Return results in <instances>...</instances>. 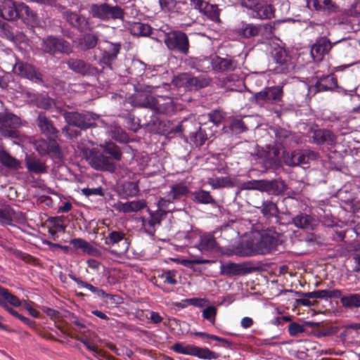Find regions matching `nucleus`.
Returning <instances> with one entry per match:
<instances>
[{
    "instance_id": "31",
    "label": "nucleus",
    "mask_w": 360,
    "mask_h": 360,
    "mask_svg": "<svg viewBox=\"0 0 360 360\" xmlns=\"http://www.w3.org/2000/svg\"><path fill=\"white\" fill-rule=\"evenodd\" d=\"M314 223V219L311 215L302 212L293 217L290 222L297 228L303 230H313Z\"/></svg>"
},
{
    "instance_id": "61",
    "label": "nucleus",
    "mask_w": 360,
    "mask_h": 360,
    "mask_svg": "<svg viewBox=\"0 0 360 360\" xmlns=\"http://www.w3.org/2000/svg\"><path fill=\"white\" fill-rule=\"evenodd\" d=\"M124 124L125 127L133 131H136L139 128V123L136 117L131 114H128L125 117Z\"/></svg>"
},
{
    "instance_id": "47",
    "label": "nucleus",
    "mask_w": 360,
    "mask_h": 360,
    "mask_svg": "<svg viewBox=\"0 0 360 360\" xmlns=\"http://www.w3.org/2000/svg\"><path fill=\"white\" fill-rule=\"evenodd\" d=\"M208 184L214 189L233 186V183L229 176L210 178L208 179Z\"/></svg>"
},
{
    "instance_id": "56",
    "label": "nucleus",
    "mask_w": 360,
    "mask_h": 360,
    "mask_svg": "<svg viewBox=\"0 0 360 360\" xmlns=\"http://www.w3.org/2000/svg\"><path fill=\"white\" fill-rule=\"evenodd\" d=\"M299 155V150H293L288 153L285 150L283 151V160L287 166L295 167L297 166V156Z\"/></svg>"
},
{
    "instance_id": "44",
    "label": "nucleus",
    "mask_w": 360,
    "mask_h": 360,
    "mask_svg": "<svg viewBox=\"0 0 360 360\" xmlns=\"http://www.w3.org/2000/svg\"><path fill=\"white\" fill-rule=\"evenodd\" d=\"M217 243L212 234H205L200 237L199 249L201 251H212L216 250Z\"/></svg>"
},
{
    "instance_id": "57",
    "label": "nucleus",
    "mask_w": 360,
    "mask_h": 360,
    "mask_svg": "<svg viewBox=\"0 0 360 360\" xmlns=\"http://www.w3.org/2000/svg\"><path fill=\"white\" fill-rule=\"evenodd\" d=\"M217 308L214 306H208L202 311L203 319L208 321L212 325L215 324Z\"/></svg>"
},
{
    "instance_id": "20",
    "label": "nucleus",
    "mask_w": 360,
    "mask_h": 360,
    "mask_svg": "<svg viewBox=\"0 0 360 360\" xmlns=\"http://www.w3.org/2000/svg\"><path fill=\"white\" fill-rule=\"evenodd\" d=\"M37 125L45 136L49 139L58 137L59 131L55 127L53 122L50 120L44 112H40L37 119Z\"/></svg>"
},
{
    "instance_id": "42",
    "label": "nucleus",
    "mask_w": 360,
    "mask_h": 360,
    "mask_svg": "<svg viewBox=\"0 0 360 360\" xmlns=\"http://www.w3.org/2000/svg\"><path fill=\"white\" fill-rule=\"evenodd\" d=\"M257 208L266 218L276 217L279 212L277 205L271 200L263 201L262 205Z\"/></svg>"
},
{
    "instance_id": "38",
    "label": "nucleus",
    "mask_w": 360,
    "mask_h": 360,
    "mask_svg": "<svg viewBox=\"0 0 360 360\" xmlns=\"http://www.w3.org/2000/svg\"><path fill=\"white\" fill-rule=\"evenodd\" d=\"M70 244L72 245L75 249H81L84 253L89 255L96 256L99 252L97 248L82 238H73L70 240Z\"/></svg>"
},
{
    "instance_id": "29",
    "label": "nucleus",
    "mask_w": 360,
    "mask_h": 360,
    "mask_svg": "<svg viewBox=\"0 0 360 360\" xmlns=\"http://www.w3.org/2000/svg\"><path fill=\"white\" fill-rule=\"evenodd\" d=\"M312 139L317 145L333 144L336 139L334 134L329 129H318L313 132Z\"/></svg>"
},
{
    "instance_id": "54",
    "label": "nucleus",
    "mask_w": 360,
    "mask_h": 360,
    "mask_svg": "<svg viewBox=\"0 0 360 360\" xmlns=\"http://www.w3.org/2000/svg\"><path fill=\"white\" fill-rule=\"evenodd\" d=\"M124 11L118 6H111L107 4V20L110 19H123Z\"/></svg>"
},
{
    "instance_id": "51",
    "label": "nucleus",
    "mask_w": 360,
    "mask_h": 360,
    "mask_svg": "<svg viewBox=\"0 0 360 360\" xmlns=\"http://www.w3.org/2000/svg\"><path fill=\"white\" fill-rule=\"evenodd\" d=\"M229 128L233 134H240L248 130L245 123L241 119L238 118H234L231 121Z\"/></svg>"
},
{
    "instance_id": "2",
    "label": "nucleus",
    "mask_w": 360,
    "mask_h": 360,
    "mask_svg": "<svg viewBox=\"0 0 360 360\" xmlns=\"http://www.w3.org/2000/svg\"><path fill=\"white\" fill-rule=\"evenodd\" d=\"M21 304L22 301L17 296L13 295L8 289L0 285V307L13 317L20 320L34 332L39 333V327L41 326L39 323L24 316L11 307H18Z\"/></svg>"
},
{
    "instance_id": "3",
    "label": "nucleus",
    "mask_w": 360,
    "mask_h": 360,
    "mask_svg": "<svg viewBox=\"0 0 360 360\" xmlns=\"http://www.w3.org/2000/svg\"><path fill=\"white\" fill-rule=\"evenodd\" d=\"M25 124L26 121L7 108L0 112V135L4 139L20 140V129Z\"/></svg>"
},
{
    "instance_id": "50",
    "label": "nucleus",
    "mask_w": 360,
    "mask_h": 360,
    "mask_svg": "<svg viewBox=\"0 0 360 360\" xmlns=\"http://www.w3.org/2000/svg\"><path fill=\"white\" fill-rule=\"evenodd\" d=\"M195 67L199 72H207L213 69V57H204L197 58L195 62Z\"/></svg>"
},
{
    "instance_id": "63",
    "label": "nucleus",
    "mask_w": 360,
    "mask_h": 360,
    "mask_svg": "<svg viewBox=\"0 0 360 360\" xmlns=\"http://www.w3.org/2000/svg\"><path fill=\"white\" fill-rule=\"evenodd\" d=\"M34 149L41 156L46 155L48 154V141L44 139H39L34 143Z\"/></svg>"
},
{
    "instance_id": "40",
    "label": "nucleus",
    "mask_w": 360,
    "mask_h": 360,
    "mask_svg": "<svg viewBox=\"0 0 360 360\" xmlns=\"http://www.w3.org/2000/svg\"><path fill=\"white\" fill-rule=\"evenodd\" d=\"M188 193V187L184 182L181 181L170 186L169 196L171 197L173 200H177L186 197Z\"/></svg>"
},
{
    "instance_id": "30",
    "label": "nucleus",
    "mask_w": 360,
    "mask_h": 360,
    "mask_svg": "<svg viewBox=\"0 0 360 360\" xmlns=\"http://www.w3.org/2000/svg\"><path fill=\"white\" fill-rule=\"evenodd\" d=\"M0 165L11 170H18L22 168L21 162L4 148H0Z\"/></svg>"
},
{
    "instance_id": "37",
    "label": "nucleus",
    "mask_w": 360,
    "mask_h": 360,
    "mask_svg": "<svg viewBox=\"0 0 360 360\" xmlns=\"http://www.w3.org/2000/svg\"><path fill=\"white\" fill-rule=\"evenodd\" d=\"M192 200L198 204L217 205V201L212 197L210 191L205 190L195 191L192 193Z\"/></svg>"
},
{
    "instance_id": "46",
    "label": "nucleus",
    "mask_w": 360,
    "mask_h": 360,
    "mask_svg": "<svg viewBox=\"0 0 360 360\" xmlns=\"http://www.w3.org/2000/svg\"><path fill=\"white\" fill-rule=\"evenodd\" d=\"M318 158L319 154L316 152L310 150H299L297 166L309 164L310 161L316 160Z\"/></svg>"
},
{
    "instance_id": "17",
    "label": "nucleus",
    "mask_w": 360,
    "mask_h": 360,
    "mask_svg": "<svg viewBox=\"0 0 360 360\" xmlns=\"http://www.w3.org/2000/svg\"><path fill=\"white\" fill-rule=\"evenodd\" d=\"M105 44V46L102 51L98 63L103 68H108L112 70V63L117 60L122 44L120 42L112 43L108 41H106Z\"/></svg>"
},
{
    "instance_id": "7",
    "label": "nucleus",
    "mask_w": 360,
    "mask_h": 360,
    "mask_svg": "<svg viewBox=\"0 0 360 360\" xmlns=\"http://www.w3.org/2000/svg\"><path fill=\"white\" fill-rule=\"evenodd\" d=\"M266 1H239L240 6L245 8L248 15L254 18L270 19L274 15V9Z\"/></svg>"
},
{
    "instance_id": "19",
    "label": "nucleus",
    "mask_w": 360,
    "mask_h": 360,
    "mask_svg": "<svg viewBox=\"0 0 360 360\" xmlns=\"http://www.w3.org/2000/svg\"><path fill=\"white\" fill-rule=\"evenodd\" d=\"M341 41L342 40H340V41ZM338 42H340V41L332 44L326 37L318 38L316 42L312 45L310 51L314 61L316 63L321 62L324 56L328 53L333 45H335Z\"/></svg>"
},
{
    "instance_id": "27",
    "label": "nucleus",
    "mask_w": 360,
    "mask_h": 360,
    "mask_svg": "<svg viewBox=\"0 0 360 360\" xmlns=\"http://www.w3.org/2000/svg\"><path fill=\"white\" fill-rule=\"evenodd\" d=\"M236 67V63L231 58H221L218 56L213 57V70L223 72L233 71Z\"/></svg>"
},
{
    "instance_id": "41",
    "label": "nucleus",
    "mask_w": 360,
    "mask_h": 360,
    "mask_svg": "<svg viewBox=\"0 0 360 360\" xmlns=\"http://www.w3.org/2000/svg\"><path fill=\"white\" fill-rule=\"evenodd\" d=\"M342 307L347 309H352L360 307V293L344 295L341 298Z\"/></svg>"
},
{
    "instance_id": "13",
    "label": "nucleus",
    "mask_w": 360,
    "mask_h": 360,
    "mask_svg": "<svg viewBox=\"0 0 360 360\" xmlns=\"http://www.w3.org/2000/svg\"><path fill=\"white\" fill-rule=\"evenodd\" d=\"M63 116L68 124L81 129H86L95 125V118L89 112H65Z\"/></svg>"
},
{
    "instance_id": "48",
    "label": "nucleus",
    "mask_w": 360,
    "mask_h": 360,
    "mask_svg": "<svg viewBox=\"0 0 360 360\" xmlns=\"http://www.w3.org/2000/svg\"><path fill=\"white\" fill-rule=\"evenodd\" d=\"M98 40V37L96 34L89 33L84 34L80 39L79 44L83 50H89L94 48L97 45Z\"/></svg>"
},
{
    "instance_id": "58",
    "label": "nucleus",
    "mask_w": 360,
    "mask_h": 360,
    "mask_svg": "<svg viewBox=\"0 0 360 360\" xmlns=\"http://www.w3.org/2000/svg\"><path fill=\"white\" fill-rule=\"evenodd\" d=\"M176 275V271L167 270L163 271L161 274L158 275V277L163 280L164 283L174 285L177 283Z\"/></svg>"
},
{
    "instance_id": "62",
    "label": "nucleus",
    "mask_w": 360,
    "mask_h": 360,
    "mask_svg": "<svg viewBox=\"0 0 360 360\" xmlns=\"http://www.w3.org/2000/svg\"><path fill=\"white\" fill-rule=\"evenodd\" d=\"M0 36L11 39L13 37V32L11 27L4 20L0 18Z\"/></svg>"
},
{
    "instance_id": "53",
    "label": "nucleus",
    "mask_w": 360,
    "mask_h": 360,
    "mask_svg": "<svg viewBox=\"0 0 360 360\" xmlns=\"http://www.w3.org/2000/svg\"><path fill=\"white\" fill-rule=\"evenodd\" d=\"M304 326H312L313 323L305 321L304 325H301L297 322H292L288 326V333L291 337H296L298 334L305 332Z\"/></svg>"
},
{
    "instance_id": "60",
    "label": "nucleus",
    "mask_w": 360,
    "mask_h": 360,
    "mask_svg": "<svg viewBox=\"0 0 360 360\" xmlns=\"http://www.w3.org/2000/svg\"><path fill=\"white\" fill-rule=\"evenodd\" d=\"M297 295H304L308 297H311L313 299H323L328 300V290H314L313 292H296Z\"/></svg>"
},
{
    "instance_id": "39",
    "label": "nucleus",
    "mask_w": 360,
    "mask_h": 360,
    "mask_svg": "<svg viewBox=\"0 0 360 360\" xmlns=\"http://www.w3.org/2000/svg\"><path fill=\"white\" fill-rule=\"evenodd\" d=\"M212 135V131L207 133L205 127H200L198 131L190 134V139L196 147H200Z\"/></svg>"
},
{
    "instance_id": "21",
    "label": "nucleus",
    "mask_w": 360,
    "mask_h": 360,
    "mask_svg": "<svg viewBox=\"0 0 360 360\" xmlns=\"http://www.w3.org/2000/svg\"><path fill=\"white\" fill-rule=\"evenodd\" d=\"M23 219L21 212L15 211L9 205L0 208V224L3 226H13V221H20Z\"/></svg>"
},
{
    "instance_id": "4",
    "label": "nucleus",
    "mask_w": 360,
    "mask_h": 360,
    "mask_svg": "<svg viewBox=\"0 0 360 360\" xmlns=\"http://www.w3.org/2000/svg\"><path fill=\"white\" fill-rule=\"evenodd\" d=\"M160 30L165 34L164 42L167 48L172 52L187 56L189 53L190 42L187 34L179 30H169L168 25H163Z\"/></svg>"
},
{
    "instance_id": "36",
    "label": "nucleus",
    "mask_w": 360,
    "mask_h": 360,
    "mask_svg": "<svg viewBox=\"0 0 360 360\" xmlns=\"http://www.w3.org/2000/svg\"><path fill=\"white\" fill-rule=\"evenodd\" d=\"M130 33L136 37H148L152 33V27L147 23L133 22L129 24Z\"/></svg>"
},
{
    "instance_id": "10",
    "label": "nucleus",
    "mask_w": 360,
    "mask_h": 360,
    "mask_svg": "<svg viewBox=\"0 0 360 360\" xmlns=\"http://www.w3.org/2000/svg\"><path fill=\"white\" fill-rule=\"evenodd\" d=\"M87 161L92 168L100 171L112 172L115 169V163L103 151L93 148L89 151Z\"/></svg>"
},
{
    "instance_id": "34",
    "label": "nucleus",
    "mask_w": 360,
    "mask_h": 360,
    "mask_svg": "<svg viewBox=\"0 0 360 360\" xmlns=\"http://www.w3.org/2000/svg\"><path fill=\"white\" fill-rule=\"evenodd\" d=\"M66 19L68 22L79 32H85L89 28V22L86 18L76 13L66 12Z\"/></svg>"
},
{
    "instance_id": "23",
    "label": "nucleus",
    "mask_w": 360,
    "mask_h": 360,
    "mask_svg": "<svg viewBox=\"0 0 360 360\" xmlns=\"http://www.w3.org/2000/svg\"><path fill=\"white\" fill-rule=\"evenodd\" d=\"M195 8L214 22H220L219 12L217 5L210 1H193Z\"/></svg>"
},
{
    "instance_id": "11",
    "label": "nucleus",
    "mask_w": 360,
    "mask_h": 360,
    "mask_svg": "<svg viewBox=\"0 0 360 360\" xmlns=\"http://www.w3.org/2000/svg\"><path fill=\"white\" fill-rule=\"evenodd\" d=\"M283 88L282 86L266 87L262 91L254 94L256 103L262 105L265 103L276 104L282 101Z\"/></svg>"
},
{
    "instance_id": "64",
    "label": "nucleus",
    "mask_w": 360,
    "mask_h": 360,
    "mask_svg": "<svg viewBox=\"0 0 360 360\" xmlns=\"http://www.w3.org/2000/svg\"><path fill=\"white\" fill-rule=\"evenodd\" d=\"M123 187L127 195L134 196L139 192V186L134 182H127Z\"/></svg>"
},
{
    "instance_id": "6",
    "label": "nucleus",
    "mask_w": 360,
    "mask_h": 360,
    "mask_svg": "<svg viewBox=\"0 0 360 360\" xmlns=\"http://www.w3.org/2000/svg\"><path fill=\"white\" fill-rule=\"evenodd\" d=\"M104 244L107 245L105 250L119 257L126 253L129 247L125 233L121 231H110L104 238Z\"/></svg>"
},
{
    "instance_id": "22",
    "label": "nucleus",
    "mask_w": 360,
    "mask_h": 360,
    "mask_svg": "<svg viewBox=\"0 0 360 360\" xmlns=\"http://www.w3.org/2000/svg\"><path fill=\"white\" fill-rule=\"evenodd\" d=\"M306 6L325 15L335 13L339 8L334 1H306Z\"/></svg>"
},
{
    "instance_id": "59",
    "label": "nucleus",
    "mask_w": 360,
    "mask_h": 360,
    "mask_svg": "<svg viewBox=\"0 0 360 360\" xmlns=\"http://www.w3.org/2000/svg\"><path fill=\"white\" fill-rule=\"evenodd\" d=\"M263 179L250 180L241 184L240 188L243 190H257L262 191Z\"/></svg>"
},
{
    "instance_id": "25",
    "label": "nucleus",
    "mask_w": 360,
    "mask_h": 360,
    "mask_svg": "<svg viewBox=\"0 0 360 360\" xmlns=\"http://www.w3.org/2000/svg\"><path fill=\"white\" fill-rule=\"evenodd\" d=\"M167 212V210L149 211L150 217L143 220V226L148 233L151 235L154 234L155 231V226L161 224V221Z\"/></svg>"
},
{
    "instance_id": "26",
    "label": "nucleus",
    "mask_w": 360,
    "mask_h": 360,
    "mask_svg": "<svg viewBox=\"0 0 360 360\" xmlns=\"http://www.w3.org/2000/svg\"><path fill=\"white\" fill-rule=\"evenodd\" d=\"M25 162L26 168L30 173L41 174L47 172L45 162L34 156L26 155Z\"/></svg>"
},
{
    "instance_id": "33",
    "label": "nucleus",
    "mask_w": 360,
    "mask_h": 360,
    "mask_svg": "<svg viewBox=\"0 0 360 360\" xmlns=\"http://www.w3.org/2000/svg\"><path fill=\"white\" fill-rule=\"evenodd\" d=\"M248 272L249 271L247 269L243 267L239 264L233 262L222 264L220 266L221 274L227 277L243 275Z\"/></svg>"
},
{
    "instance_id": "28",
    "label": "nucleus",
    "mask_w": 360,
    "mask_h": 360,
    "mask_svg": "<svg viewBox=\"0 0 360 360\" xmlns=\"http://www.w3.org/2000/svg\"><path fill=\"white\" fill-rule=\"evenodd\" d=\"M70 278L75 281L77 285L82 288H85L90 290L91 292L97 295L98 297L101 298H110L111 300L115 301V297H119L117 295H113L109 293L105 292L103 290L94 287L91 284L86 283L85 281H83L81 278L74 276V275H70Z\"/></svg>"
},
{
    "instance_id": "8",
    "label": "nucleus",
    "mask_w": 360,
    "mask_h": 360,
    "mask_svg": "<svg viewBox=\"0 0 360 360\" xmlns=\"http://www.w3.org/2000/svg\"><path fill=\"white\" fill-rule=\"evenodd\" d=\"M171 349L178 354L191 355L202 359H217L219 354L208 348L199 347L195 345H188L183 346L181 342H176Z\"/></svg>"
},
{
    "instance_id": "55",
    "label": "nucleus",
    "mask_w": 360,
    "mask_h": 360,
    "mask_svg": "<svg viewBox=\"0 0 360 360\" xmlns=\"http://www.w3.org/2000/svg\"><path fill=\"white\" fill-rule=\"evenodd\" d=\"M276 142L284 147L292 139L291 133L284 129H278L275 132Z\"/></svg>"
},
{
    "instance_id": "24",
    "label": "nucleus",
    "mask_w": 360,
    "mask_h": 360,
    "mask_svg": "<svg viewBox=\"0 0 360 360\" xmlns=\"http://www.w3.org/2000/svg\"><path fill=\"white\" fill-rule=\"evenodd\" d=\"M287 189V185L281 179L272 180L263 179L262 192L269 195H279Z\"/></svg>"
},
{
    "instance_id": "1",
    "label": "nucleus",
    "mask_w": 360,
    "mask_h": 360,
    "mask_svg": "<svg viewBox=\"0 0 360 360\" xmlns=\"http://www.w3.org/2000/svg\"><path fill=\"white\" fill-rule=\"evenodd\" d=\"M131 103L134 107L145 108L152 110L150 120H146L143 125L148 127H156L160 124V120L156 115H171L176 110L174 103L170 96H158L155 97L151 94L141 92L131 98Z\"/></svg>"
},
{
    "instance_id": "49",
    "label": "nucleus",
    "mask_w": 360,
    "mask_h": 360,
    "mask_svg": "<svg viewBox=\"0 0 360 360\" xmlns=\"http://www.w3.org/2000/svg\"><path fill=\"white\" fill-rule=\"evenodd\" d=\"M90 13L93 18L107 20V4H93L90 8Z\"/></svg>"
},
{
    "instance_id": "45",
    "label": "nucleus",
    "mask_w": 360,
    "mask_h": 360,
    "mask_svg": "<svg viewBox=\"0 0 360 360\" xmlns=\"http://www.w3.org/2000/svg\"><path fill=\"white\" fill-rule=\"evenodd\" d=\"M146 207V202L145 200H134L131 202H127L121 203L120 205V210L123 212H131L139 211Z\"/></svg>"
},
{
    "instance_id": "5",
    "label": "nucleus",
    "mask_w": 360,
    "mask_h": 360,
    "mask_svg": "<svg viewBox=\"0 0 360 360\" xmlns=\"http://www.w3.org/2000/svg\"><path fill=\"white\" fill-rule=\"evenodd\" d=\"M283 236L274 229H268L261 234L260 238L253 244L256 254L266 255L278 250V246L283 242Z\"/></svg>"
},
{
    "instance_id": "52",
    "label": "nucleus",
    "mask_w": 360,
    "mask_h": 360,
    "mask_svg": "<svg viewBox=\"0 0 360 360\" xmlns=\"http://www.w3.org/2000/svg\"><path fill=\"white\" fill-rule=\"evenodd\" d=\"M209 121L217 127H219L226 118V112L220 109H215L207 114Z\"/></svg>"
},
{
    "instance_id": "14",
    "label": "nucleus",
    "mask_w": 360,
    "mask_h": 360,
    "mask_svg": "<svg viewBox=\"0 0 360 360\" xmlns=\"http://www.w3.org/2000/svg\"><path fill=\"white\" fill-rule=\"evenodd\" d=\"M339 89L337 77L331 73L323 75L321 77L317 76L314 84L309 87V91L316 94L323 91H339Z\"/></svg>"
},
{
    "instance_id": "15",
    "label": "nucleus",
    "mask_w": 360,
    "mask_h": 360,
    "mask_svg": "<svg viewBox=\"0 0 360 360\" xmlns=\"http://www.w3.org/2000/svg\"><path fill=\"white\" fill-rule=\"evenodd\" d=\"M41 49L43 52L50 55L66 53L69 51V43L63 38L49 36L42 40Z\"/></svg>"
},
{
    "instance_id": "9",
    "label": "nucleus",
    "mask_w": 360,
    "mask_h": 360,
    "mask_svg": "<svg viewBox=\"0 0 360 360\" xmlns=\"http://www.w3.org/2000/svg\"><path fill=\"white\" fill-rule=\"evenodd\" d=\"M174 82L176 86H184L186 89L192 91L210 86L212 79L207 75L194 77L191 75L184 74L176 77Z\"/></svg>"
},
{
    "instance_id": "32",
    "label": "nucleus",
    "mask_w": 360,
    "mask_h": 360,
    "mask_svg": "<svg viewBox=\"0 0 360 360\" xmlns=\"http://www.w3.org/2000/svg\"><path fill=\"white\" fill-rule=\"evenodd\" d=\"M274 59L277 65L274 68L276 73H285L288 71V56L285 50L279 49L275 50Z\"/></svg>"
},
{
    "instance_id": "35",
    "label": "nucleus",
    "mask_w": 360,
    "mask_h": 360,
    "mask_svg": "<svg viewBox=\"0 0 360 360\" xmlns=\"http://www.w3.org/2000/svg\"><path fill=\"white\" fill-rule=\"evenodd\" d=\"M262 26L252 23H243L242 26L237 29V34L243 38H250L258 36L262 31Z\"/></svg>"
},
{
    "instance_id": "16",
    "label": "nucleus",
    "mask_w": 360,
    "mask_h": 360,
    "mask_svg": "<svg viewBox=\"0 0 360 360\" xmlns=\"http://www.w3.org/2000/svg\"><path fill=\"white\" fill-rule=\"evenodd\" d=\"M14 73L21 77L28 79L36 83L43 82L40 72L32 65L17 60L13 69Z\"/></svg>"
},
{
    "instance_id": "43",
    "label": "nucleus",
    "mask_w": 360,
    "mask_h": 360,
    "mask_svg": "<svg viewBox=\"0 0 360 360\" xmlns=\"http://www.w3.org/2000/svg\"><path fill=\"white\" fill-rule=\"evenodd\" d=\"M101 149L108 157H109L112 161H119L121 160L122 153L115 143L109 142L101 146Z\"/></svg>"
},
{
    "instance_id": "18",
    "label": "nucleus",
    "mask_w": 360,
    "mask_h": 360,
    "mask_svg": "<svg viewBox=\"0 0 360 360\" xmlns=\"http://www.w3.org/2000/svg\"><path fill=\"white\" fill-rule=\"evenodd\" d=\"M66 64L70 70L83 77L96 76L99 73L96 67L82 59L70 58Z\"/></svg>"
},
{
    "instance_id": "12",
    "label": "nucleus",
    "mask_w": 360,
    "mask_h": 360,
    "mask_svg": "<svg viewBox=\"0 0 360 360\" xmlns=\"http://www.w3.org/2000/svg\"><path fill=\"white\" fill-rule=\"evenodd\" d=\"M28 9V6L23 3L16 4L15 1H0V16L4 20H14L22 18Z\"/></svg>"
}]
</instances>
